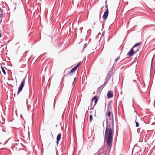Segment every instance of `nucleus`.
<instances>
[{
    "instance_id": "10",
    "label": "nucleus",
    "mask_w": 155,
    "mask_h": 155,
    "mask_svg": "<svg viewBox=\"0 0 155 155\" xmlns=\"http://www.w3.org/2000/svg\"><path fill=\"white\" fill-rule=\"evenodd\" d=\"M3 12L1 10L0 13V21H1L3 18Z\"/></svg>"
},
{
    "instance_id": "16",
    "label": "nucleus",
    "mask_w": 155,
    "mask_h": 155,
    "mask_svg": "<svg viewBox=\"0 0 155 155\" xmlns=\"http://www.w3.org/2000/svg\"><path fill=\"white\" fill-rule=\"evenodd\" d=\"M119 59V57H118L116 58L115 59V62H117Z\"/></svg>"
},
{
    "instance_id": "7",
    "label": "nucleus",
    "mask_w": 155,
    "mask_h": 155,
    "mask_svg": "<svg viewBox=\"0 0 155 155\" xmlns=\"http://www.w3.org/2000/svg\"><path fill=\"white\" fill-rule=\"evenodd\" d=\"M61 133L59 134L57 136L56 143L57 145L58 144L59 141L60 140V139L61 137Z\"/></svg>"
},
{
    "instance_id": "9",
    "label": "nucleus",
    "mask_w": 155,
    "mask_h": 155,
    "mask_svg": "<svg viewBox=\"0 0 155 155\" xmlns=\"http://www.w3.org/2000/svg\"><path fill=\"white\" fill-rule=\"evenodd\" d=\"M113 75V73L112 72H110L108 74V75L106 77V79L109 80L111 78V76Z\"/></svg>"
},
{
    "instance_id": "12",
    "label": "nucleus",
    "mask_w": 155,
    "mask_h": 155,
    "mask_svg": "<svg viewBox=\"0 0 155 155\" xmlns=\"http://www.w3.org/2000/svg\"><path fill=\"white\" fill-rule=\"evenodd\" d=\"M1 69L2 70V71L3 72V73H4V75H6V72H5V69H4V68H3V67H1Z\"/></svg>"
},
{
    "instance_id": "4",
    "label": "nucleus",
    "mask_w": 155,
    "mask_h": 155,
    "mask_svg": "<svg viewBox=\"0 0 155 155\" xmlns=\"http://www.w3.org/2000/svg\"><path fill=\"white\" fill-rule=\"evenodd\" d=\"M138 51V49L135 50L134 48V47H133L130 51L128 53L127 55L131 57L133 54L136 53Z\"/></svg>"
},
{
    "instance_id": "14",
    "label": "nucleus",
    "mask_w": 155,
    "mask_h": 155,
    "mask_svg": "<svg viewBox=\"0 0 155 155\" xmlns=\"http://www.w3.org/2000/svg\"><path fill=\"white\" fill-rule=\"evenodd\" d=\"M93 119V116L92 115H90L89 116V119H90V121L91 122L92 120Z\"/></svg>"
},
{
    "instance_id": "18",
    "label": "nucleus",
    "mask_w": 155,
    "mask_h": 155,
    "mask_svg": "<svg viewBox=\"0 0 155 155\" xmlns=\"http://www.w3.org/2000/svg\"><path fill=\"white\" fill-rule=\"evenodd\" d=\"M94 106L93 107H92V105H91V107H90V109H93L94 108Z\"/></svg>"
},
{
    "instance_id": "1",
    "label": "nucleus",
    "mask_w": 155,
    "mask_h": 155,
    "mask_svg": "<svg viewBox=\"0 0 155 155\" xmlns=\"http://www.w3.org/2000/svg\"><path fill=\"white\" fill-rule=\"evenodd\" d=\"M114 133L113 124L111 123L107 124L104 137L106 142L109 148H111L112 146Z\"/></svg>"
},
{
    "instance_id": "15",
    "label": "nucleus",
    "mask_w": 155,
    "mask_h": 155,
    "mask_svg": "<svg viewBox=\"0 0 155 155\" xmlns=\"http://www.w3.org/2000/svg\"><path fill=\"white\" fill-rule=\"evenodd\" d=\"M139 124L138 122H136V126L137 127H139Z\"/></svg>"
},
{
    "instance_id": "11",
    "label": "nucleus",
    "mask_w": 155,
    "mask_h": 155,
    "mask_svg": "<svg viewBox=\"0 0 155 155\" xmlns=\"http://www.w3.org/2000/svg\"><path fill=\"white\" fill-rule=\"evenodd\" d=\"M141 44V43L140 42H139V43H137L133 46V47H134V49L136 47H137V46H138L139 45H140Z\"/></svg>"
},
{
    "instance_id": "13",
    "label": "nucleus",
    "mask_w": 155,
    "mask_h": 155,
    "mask_svg": "<svg viewBox=\"0 0 155 155\" xmlns=\"http://www.w3.org/2000/svg\"><path fill=\"white\" fill-rule=\"evenodd\" d=\"M111 112L110 111L108 110V112L107 113V116L110 117V116Z\"/></svg>"
},
{
    "instance_id": "5",
    "label": "nucleus",
    "mask_w": 155,
    "mask_h": 155,
    "mask_svg": "<svg viewBox=\"0 0 155 155\" xmlns=\"http://www.w3.org/2000/svg\"><path fill=\"white\" fill-rule=\"evenodd\" d=\"M81 64V62H79L75 67L73 68L71 70L70 73H68L67 74H65L64 77H65L66 75H68V74H70V73H73L75 71L78 69V68L80 66Z\"/></svg>"
},
{
    "instance_id": "8",
    "label": "nucleus",
    "mask_w": 155,
    "mask_h": 155,
    "mask_svg": "<svg viewBox=\"0 0 155 155\" xmlns=\"http://www.w3.org/2000/svg\"><path fill=\"white\" fill-rule=\"evenodd\" d=\"M94 100L95 104L94 106H95L96 104L98 101V99L97 98V97L94 96L93 97L92 99V102H93Z\"/></svg>"
},
{
    "instance_id": "3",
    "label": "nucleus",
    "mask_w": 155,
    "mask_h": 155,
    "mask_svg": "<svg viewBox=\"0 0 155 155\" xmlns=\"http://www.w3.org/2000/svg\"><path fill=\"white\" fill-rule=\"evenodd\" d=\"M25 79L26 78H25L22 80V81L19 87L18 92L17 94V95H18V94L20 92L22 91L24 86Z\"/></svg>"
},
{
    "instance_id": "20",
    "label": "nucleus",
    "mask_w": 155,
    "mask_h": 155,
    "mask_svg": "<svg viewBox=\"0 0 155 155\" xmlns=\"http://www.w3.org/2000/svg\"><path fill=\"white\" fill-rule=\"evenodd\" d=\"M76 80V78H75L74 80V81H75Z\"/></svg>"
},
{
    "instance_id": "19",
    "label": "nucleus",
    "mask_w": 155,
    "mask_h": 155,
    "mask_svg": "<svg viewBox=\"0 0 155 155\" xmlns=\"http://www.w3.org/2000/svg\"><path fill=\"white\" fill-rule=\"evenodd\" d=\"M138 49V50L139 51V50H138V48H136V47L135 48H134V50H136L137 49Z\"/></svg>"
},
{
    "instance_id": "17",
    "label": "nucleus",
    "mask_w": 155,
    "mask_h": 155,
    "mask_svg": "<svg viewBox=\"0 0 155 155\" xmlns=\"http://www.w3.org/2000/svg\"><path fill=\"white\" fill-rule=\"evenodd\" d=\"M87 47V44H85L84 46V48H85Z\"/></svg>"
},
{
    "instance_id": "2",
    "label": "nucleus",
    "mask_w": 155,
    "mask_h": 155,
    "mask_svg": "<svg viewBox=\"0 0 155 155\" xmlns=\"http://www.w3.org/2000/svg\"><path fill=\"white\" fill-rule=\"evenodd\" d=\"M104 8L106 11L104 12L103 16V19L104 20H106L107 17L108 16V13H109V10L108 8V5L107 4H106L105 6H103L102 8V9H103Z\"/></svg>"
},
{
    "instance_id": "21",
    "label": "nucleus",
    "mask_w": 155,
    "mask_h": 155,
    "mask_svg": "<svg viewBox=\"0 0 155 155\" xmlns=\"http://www.w3.org/2000/svg\"><path fill=\"white\" fill-rule=\"evenodd\" d=\"M1 9L0 8V11H1Z\"/></svg>"
},
{
    "instance_id": "6",
    "label": "nucleus",
    "mask_w": 155,
    "mask_h": 155,
    "mask_svg": "<svg viewBox=\"0 0 155 155\" xmlns=\"http://www.w3.org/2000/svg\"><path fill=\"white\" fill-rule=\"evenodd\" d=\"M113 97V94L112 91H109L107 94V97L108 99L112 98Z\"/></svg>"
}]
</instances>
